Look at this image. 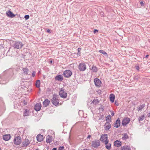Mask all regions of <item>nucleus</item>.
Returning a JSON list of instances; mask_svg holds the SVG:
<instances>
[{
    "label": "nucleus",
    "instance_id": "7",
    "mask_svg": "<svg viewBox=\"0 0 150 150\" xmlns=\"http://www.w3.org/2000/svg\"><path fill=\"white\" fill-rule=\"evenodd\" d=\"M79 69L81 71H83L86 69V65L84 63H81L79 65Z\"/></svg>",
    "mask_w": 150,
    "mask_h": 150
},
{
    "label": "nucleus",
    "instance_id": "37",
    "mask_svg": "<svg viewBox=\"0 0 150 150\" xmlns=\"http://www.w3.org/2000/svg\"><path fill=\"white\" fill-rule=\"evenodd\" d=\"M97 92L98 93L99 95L101 94V91L100 90H98Z\"/></svg>",
    "mask_w": 150,
    "mask_h": 150
},
{
    "label": "nucleus",
    "instance_id": "15",
    "mask_svg": "<svg viewBox=\"0 0 150 150\" xmlns=\"http://www.w3.org/2000/svg\"><path fill=\"white\" fill-rule=\"evenodd\" d=\"M120 125V120L119 119L116 120L114 124V127L116 128L119 127Z\"/></svg>",
    "mask_w": 150,
    "mask_h": 150
},
{
    "label": "nucleus",
    "instance_id": "20",
    "mask_svg": "<svg viewBox=\"0 0 150 150\" xmlns=\"http://www.w3.org/2000/svg\"><path fill=\"white\" fill-rule=\"evenodd\" d=\"M115 99V96L113 94H111L110 96V100L112 103H113Z\"/></svg>",
    "mask_w": 150,
    "mask_h": 150
},
{
    "label": "nucleus",
    "instance_id": "48",
    "mask_svg": "<svg viewBox=\"0 0 150 150\" xmlns=\"http://www.w3.org/2000/svg\"><path fill=\"white\" fill-rule=\"evenodd\" d=\"M80 54H81V53H80V52H78V53H77L79 55Z\"/></svg>",
    "mask_w": 150,
    "mask_h": 150
},
{
    "label": "nucleus",
    "instance_id": "19",
    "mask_svg": "<svg viewBox=\"0 0 150 150\" xmlns=\"http://www.w3.org/2000/svg\"><path fill=\"white\" fill-rule=\"evenodd\" d=\"M55 80L59 81H61L63 79V77L61 75H59L55 77Z\"/></svg>",
    "mask_w": 150,
    "mask_h": 150
},
{
    "label": "nucleus",
    "instance_id": "41",
    "mask_svg": "<svg viewBox=\"0 0 150 150\" xmlns=\"http://www.w3.org/2000/svg\"><path fill=\"white\" fill-rule=\"evenodd\" d=\"M115 104L116 105H119V104L118 102H117L116 101H115Z\"/></svg>",
    "mask_w": 150,
    "mask_h": 150
},
{
    "label": "nucleus",
    "instance_id": "25",
    "mask_svg": "<svg viewBox=\"0 0 150 150\" xmlns=\"http://www.w3.org/2000/svg\"><path fill=\"white\" fill-rule=\"evenodd\" d=\"M91 69L92 71L93 72H96L97 71V69L96 67L93 65L91 68Z\"/></svg>",
    "mask_w": 150,
    "mask_h": 150
},
{
    "label": "nucleus",
    "instance_id": "12",
    "mask_svg": "<svg viewBox=\"0 0 150 150\" xmlns=\"http://www.w3.org/2000/svg\"><path fill=\"white\" fill-rule=\"evenodd\" d=\"M6 14L8 17L11 18H13L15 16V15L10 10L6 12Z\"/></svg>",
    "mask_w": 150,
    "mask_h": 150
},
{
    "label": "nucleus",
    "instance_id": "36",
    "mask_svg": "<svg viewBox=\"0 0 150 150\" xmlns=\"http://www.w3.org/2000/svg\"><path fill=\"white\" fill-rule=\"evenodd\" d=\"M64 147L63 146H61L59 147V150H64Z\"/></svg>",
    "mask_w": 150,
    "mask_h": 150
},
{
    "label": "nucleus",
    "instance_id": "24",
    "mask_svg": "<svg viewBox=\"0 0 150 150\" xmlns=\"http://www.w3.org/2000/svg\"><path fill=\"white\" fill-rule=\"evenodd\" d=\"M29 110L27 109L24 110V111L23 112V115L25 116H27L29 115Z\"/></svg>",
    "mask_w": 150,
    "mask_h": 150
},
{
    "label": "nucleus",
    "instance_id": "1",
    "mask_svg": "<svg viewBox=\"0 0 150 150\" xmlns=\"http://www.w3.org/2000/svg\"><path fill=\"white\" fill-rule=\"evenodd\" d=\"M52 102L54 105L57 106L59 105V102L57 96L55 95H54L52 100Z\"/></svg>",
    "mask_w": 150,
    "mask_h": 150
},
{
    "label": "nucleus",
    "instance_id": "26",
    "mask_svg": "<svg viewBox=\"0 0 150 150\" xmlns=\"http://www.w3.org/2000/svg\"><path fill=\"white\" fill-rule=\"evenodd\" d=\"M111 127L110 125L108 123H106L105 125V128L106 130H108Z\"/></svg>",
    "mask_w": 150,
    "mask_h": 150
},
{
    "label": "nucleus",
    "instance_id": "50",
    "mask_svg": "<svg viewBox=\"0 0 150 150\" xmlns=\"http://www.w3.org/2000/svg\"><path fill=\"white\" fill-rule=\"evenodd\" d=\"M149 57V55H147L146 56V58H148Z\"/></svg>",
    "mask_w": 150,
    "mask_h": 150
},
{
    "label": "nucleus",
    "instance_id": "8",
    "mask_svg": "<svg viewBox=\"0 0 150 150\" xmlns=\"http://www.w3.org/2000/svg\"><path fill=\"white\" fill-rule=\"evenodd\" d=\"M100 144V142L98 140L93 141L92 142V146L95 148L98 146Z\"/></svg>",
    "mask_w": 150,
    "mask_h": 150
},
{
    "label": "nucleus",
    "instance_id": "30",
    "mask_svg": "<svg viewBox=\"0 0 150 150\" xmlns=\"http://www.w3.org/2000/svg\"><path fill=\"white\" fill-rule=\"evenodd\" d=\"M40 84V80H37L36 83L35 85L37 87H39Z\"/></svg>",
    "mask_w": 150,
    "mask_h": 150
},
{
    "label": "nucleus",
    "instance_id": "35",
    "mask_svg": "<svg viewBox=\"0 0 150 150\" xmlns=\"http://www.w3.org/2000/svg\"><path fill=\"white\" fill-rule=\"evenodd\" d=\"M24 18L26 20H27L29 18V16L28 15H26L25 16Z\"/></svg>",
    "mask_w": 150,
    "mask_h": 150
},
{
    "label": "nucleus",
    "instance_id": "21",
    "mask_svg": "<svg viewBox=\"0 0 150 150\" xmlns=\"http://www.w3.org/2000/svg\"><path fill=\"white\" fill-rule=\"evenodd\" d=\"M130 146L128 145H125L121 147V150H130Z\"/></svg>",
    "mask_w": 150,
    "mask_h": 150
},
{
    "label": "nucleus",
    "instance_id": "5",
    "mask_svg": "<svg viewBox=\"0 0 150 150\" xmlns=\"http://www.w3.org/2000/svg\"><path fill=\"white\" fill-rule=\"evenodd\" d=\"M14 142L16 145L20 144L21 142V137H15L14 140Z\"/></svg>",
    "mask_w": 150,
    "mask_h": 150
},
{
    "label": "nucleus",
    "instance_id": "45",
    "mask_svg": "<svg viewBox=\"0 0 150 150\" xmlns=\"http://www.w3.org/2000/svg\"><path fill=\"white\" fill-rule=\"evenodd\" d=\"M47 32L48 33H50V29H48L47 31Z\"/></svg>",
    "mask_w": 150,
    "mask_h": 150
},
{
    "label": "nucleus",
    "instance_id": "39",
    "mask_svg": "<svg viewBox=\"0 0 150 150\" xmlns=\"http://www.w3.org/2000/svg\"><path fill=\"white\" fill-rule=\"evenodd\" d=\"M136 69L137 70H139V67L138 66H136Z\"/></svg>",
    "mask_w": 150,
    "mask_h": 150
},
{
    "label": "nucleus",
    "instance_id": "11",
    "mask_svg": "<svg viewBox=\"0 0 150 150\" xmlns=\"http://www.w3.org/2000/svg\"><path fill=\"white\" fill-rule=\"evenodd\" d=\"M30 140L28 139H25L22 143L23 146L25 147L28 146L30 143Z\"/></svg>",
    "mask_w": 150,
    "mask_h": 150
},
{
    "label": "nucleus",
    "instance_id": "9",
    "mask_svg": "<svg viewBox=\"0 0 150 150\" xmlns=\"http://www.w3.org/2000/svg\"><path fill=\"white\" fill-rule=\"evenodd\" d=\"M130 121V119L128 117L124 118L122 121V124L123 126L126 125Z\"/></svg>",
    "mask_w": 150,
    "mask_h": 150
},
{
    "label": "nucleus",
    "instance_id": "46",
    "mask_svg": "<svg viewBox=\"0 0 150 150\" xmlns=\"http://www.w3.org/2000/svg\"><path fill=\"white\" fill-rule=\"evenodd\" d=\"M24 102V104L25 105H26L27 104V102H26L25 101H23Z\"/></svg>",
    "mask_w": 150,
    "mask_h": 150
},
{
    "label": "nucleus",
    "instance_id": "32",
    "mask_svg": "<svg viewBox=\"0 0 150 150\" xmlns=\"http://www.w3.org/2000/svg\"><path fill=\"white\" fill-rule=\"evenodd\" d=\"M23 72L25 74H27L28 73V70L27 68H23Z\"/></svg>",
    "mask_w": 150,
    "mask_h": 150
},
{
    "label": "nucleus",
    "instance_id": "38",
    "mask_svg": "<svg viewBox=\"0 0 150 150\" xmlns=\"http://www.w3.org/2000/svg\"><path fill=\"white\" fill-rule=\"evenodd\" d=\"M140 4L142 6H144V4L143 1H141L140 3Z\"/></svg>",
    "mask_w": 150,
    "mask_h": 150
},
{
    "label": "nucleus",
    "instance_id": "27",
    "mask_svg": "<svg viewBox=\"0 0 150 150\" xmlns=\"http://www.w3.org/2000/svg\"><path fill=\"white\" fill-rule=\"evenodd\" d=\"M92 103L94 105H96L99 103V101L98 99H96L93 100Z\"/></svg>",
    "mask_w": 150,
    "mask_h": 150
},
{
    "label": "nucleus",
    "instance_id": "16",
    "mask_svg": "<svg viewBox=\"0 0 150 150\" xmlns=\"http://www.w3.org/2000/svg\"><path fill=\"white\" fill-rule=\"evenodd\" d=\"M37 140L39 142H41L43 140V136L41 134L38 135L37 136Z\"/></svg>",
    "mask_w": 150,
    "mask_h": 150
},
{
    "label": "nucleus",
    "instance_id": "42",
    "mask_svg": "<svg viewBox=\"0 0 150 150\" xmlns=\"http://www.w3.org/2000/svg\"><path fill=\"white\" fill-rule=\"evenodd\" d=\"M114 115V113L113 112H111V115L112 116H113Z\"/></svg>",
    "mask_w": 150,
    "mask_h": 150
},
{
    "label": "nucleus",
    "instance_id": "10",
    "mask_svg": "<svg viewBox=\"0 0 150 150\" xmlns=\"http://www.w3.org/2000/svg\"><path fill=\"white\" fill-rule=\"evenodd\" d=\"M94 82L95 85L98 87H99L101 83L100 81L97 78L95 79L94 80Z\"/></svg>",
    "mask_w": 150,
    "mask_h": 150
},
{
    "label": "nucleus",
    "instance_id": "3",
    "mask_svg": "<svg viewBox=\"0 0 150 150\" xmlns=\"http://www.w3.org/2000/svg\"><path fill=\"white\" fill-rule=\"evenodd\" d=\"M59 95L62 98H65L67 96V93L63 88H62L59 91Z\"/></svg>",
    "mask_w": 150,
    "mask_h": 150
},
{
    "label": "nucleus",
    "instance_id": "13",
    "mask_svg": "<svg viewBox=\"0 0 150 150\" xmlns=\"http://www.w3.org/2000/svg\"><path fill=\"white\" fill-rule=\"evenodd\" d=\"M11 137L10 134L4 135L3 136V139L6 141H7L9 140Z\"/></svg>",
    "mask_w": 150,
    "mask_h": 150
},
{
    "label": "nucleus",
    "instance_id": "23",
    "mask_svg": "<svg viewBox=\"0 0 150 150\" xmlns=\"http://www.w3.org/2000/svg\"><path fill=\"white\" fill-rule=\"evenodd\" d=\"M122 139L123 140L127 139L128 138V136L127 134H122Z\"/></svg>",
    "mask_w": 150,
    "mask_h": 150
},
{
    "label": "nucleus",
    "instance_id": "4",
    "mask_svg": "<svg viewBox=\"0 0 150 150\" xmlns=\"http://www.w3.org/2000/svg\"><path fill=\"white\" fill-rule=\"evenodd\" d=\"M23 45L22 42L19 41H18L15 42L13 46V47L15 48L20 49L22 48Z\"/></svg>",
    "mask_w": 150,
    "mask_h": 150
},
{
    "label": "nucleus",
    "instance_id": "51",
    "mask_svg": "<svg viewBox=\"0 0 150 150\" xmlns=\"http://www.w3.org/2000/svg\"><path fill=\"white\" fill-rule=\"evenodd\" d=\"M1 83V84H4L5 83H3V82H2V83Z\"/></svg>",
    "mask_w": 150,
    "mask_h": 150
},
{
    "label": "nucleus",
    "instance_id": "40",
    "mask_svg": "<svg viewBox=\"0 0 150 150\" xmlns=\"http://www.w3.org/2000/svg\"><path fill=\"white\" fill-rule=\"evenodd\" d=\"M98 31V30H96V29H95V30H94V33H96V32H97Z\"/></svg>",
    "mask_w": 150,
    "mask_h": 150
},
{
    "label": "nucleus",
    "instance_id": "52",
    "mask_svg": "<svg viewBox=\"0 0 150 150\" xmlns=\"http://www.w3.org/2000/svg\"><path fill=\"white\" fill-rule=\"evenodd\" d=\"M50 63H52V61H50Z\"/></svg>",
    "mask_w": 150,
    "mask_h": 150
},
{
    "label": "nucleus",
    "instance_id": "2",
    "mask_svg": "<svg viewBox=\"0 0 150 150\" xmlns=\"http://www.w3.org/2000/svg\"><path fill=\"white\" fill-rule=\"evenodd\" d=\"M100 140L103 142L105 144H107L108 142V139L107 134H104L100 138Z\"/></svg>",
    "mask_w": 150,
    "mask_h": 150
},
{
    "label": "nucleus",
    "instance_id": "28",
    "mask_svg": "<svg viewBox=\"0 0 150 150\" xmlns=\"http://www.w3.org/2000/svg\"><path fill=\"white\" fill-rule=\"evenodd\" d=\"M144 105H140L137 108V110L138 111L142 110V109L144 107Z\"/></svg>",
    "mask_w": 150,
    "mask_h": 150
},
{
    "label": "nucleus",
    "instance_id": "29",
    "mask_svg": "<svg viewBox=\"0 0 150 150\" xmlns=\"http://www.w3.org/2000/svg\"><path fill=\"white\" fill-rule=\"evenodd\" d=\"M99 52L100 53L103 54L105 56H106V57H108V54H107V53L105 52L104 51H103V50H100L99 51Z\"/></svg>",
    "mask_w": 150,
    "mask_h": 150
},
{
    "label": "nucleus",
    "instance_id": "33",
    "mask_svg": "<svg viewBox=\"0 0 150 150\" xmlns=\"http://www.w3.org/2000/svg\"><path fill=\"white\" fill-rule=\"evenodd\" d=\"M111 146V144H109L107 145H106L105 146V147L107 149H109L110 148Z\"/></svg>",
    "mask_w": 150,
    "mask_h": 150
},
{
    "label": "nucleus",
    "instance_id": "47",
    "mask_svg": "<svg viewBox=\"0 0 150 150\" xmlns=\"http://www.w3.org/2000/svg\"><path fill=\"white\" fill-rule=\"evenodd\" d=\"M35 73H33V74H32V76H35Z\"/></svg>",
    "mask_w": 150,
    "mask_h": 150
},
{
    "label": "nucleus",
    "instance_id": "14",
    "mask_svg": "<svg viewBox=\"0 0 150 150\" xmlns=\"http://www.w3.org/2000/svg\"><path fill=\"white\" fill-rule=\"evenodd\" d=\"M41 108V105L40 103H37L35 106V109L37 111H39Z\"/></svg>",
    "mask_w": 150,
    "mask_h": 150
},
{
    "label": "nucleus",
    "instance_id": "43",
    "mask_svg": "<svg viewBox=\"0 0 150 150\" xmlns=\"http://www.w3.org/2000/svg\"><path fill=\"white\" fill-rule=\"evenodd\" d=\"M81 50V48H78V52H80Z\"/></svg>",
    "mask_w": 150,
    "mask_h": 150
},
{
    "label": "nucleus",
    "instance_id": "18",
    "mask_svg": "<svg viewBox=\"0 0 150 150\" xmlns=\"http://www.w3.org/2000/svg\"><path fill=\"white\" fill-rule=\"evenodd\" d=\"M121 144L122 143L120 141L117 140L114 142V145L117 147L120 146Z\"/></svg>",
    "mask_w": 150,
    "mask_h": 150
},
{
    "label": "nucleus",
    "instance_id": "34",
    "mask_svg": "<svg viewBox=\"0 0 150 150\" xmlns=\"http://www.w3.org/2000/svg\"><path fill=\"white\" fill-rule=\"evenodd\" d=\"M106 118L107 120L109 121V120H110V119L111 118L110 116V115L106 117Z\"/></svg>",
    "mask_w": 150,
    "mask_h": 150
},
{
    "label": "nucleus",
    "instance_id": "31",
    "mask_svg": "<svg viewBox=\"0 0 150 150\" xmlns=\"http://www.w3.org/2000/svg\"><path fill=\"white\" fill-rule=\"evenodd\" d=\"M144 115H142L139 117V121H142L144 119Z\"/></svg>",
    "mask_w": 150,
    "mask_h": 150
},
{
    "label": "nucleus",
    "instance_id": "17",
    "mask_svg": "<svg viewBox=\"0 0 150 150\" xmlns=\"http://www.w3.org/2000/svg\"><path fill=\"white\" fill-rule=\"evenodd\" d=\"M52 141V137L48 135L46 137V142L47 143H51Z\"/></svg>",
    "mask_w": 150,
    "mask_h": 150
},
{
    "label": "nucleus",
    "instance_id": "44",
    "mask_svg": "<svg viewBox=\"0 0 150 150\" xmlns=\"http://www.w3.org/2000/svg\"><path fill=\"white\" fill-rule=\"evenodd\" d=\"M91 137V135H88L87 137V139H90V138Z\"/></svg>",
    "mask_w": 150,
    "mask_h": 150
},
{
    "label": "nucleus",
    "instance_id": "49",
    "mask_svg": "<svg viewBox=\"0 0 150 150\" xmlns=\"http://www.w3.org/2000/svg\"><path fill=\"white\" fill-rule=\"evenodd\" d=\"M52 150H57V149L56 148H54L52 149Z\"/></svg>",
    "mask_w": 150,
    "mask_h": 150
},
{
    "label": "nucleus",
    "instance_id": "6",
    "mask_svg": "<svg viewBox=\"0 0 150 150\" xmlns=\"http://www.w3.org/2000/svg\"><path fill=\"white\" fill-rule=\"evenodd\" d=\"M63 74L65 77L68 78L71 75L72 73L70 70H68L64 71Z\"/></svg>",
    "mask_w": 150,
    "mask_h": 150
},
{
    "label": "nucleus",
    "instance_id": "22",
    "mask_svg": "<svg viewBox=\"0 0 150 150\" xmlns=\"http://www.w3.org/2000/svg\"><path fill=\"white\" fill-rule=\"evenodd\" d=\"M50 103V101L46 99L43 102V105L44 106L46 107Z\"/></svg>",
    "mask_w": 150,
    "mask_h": 150
}]
</instances>
